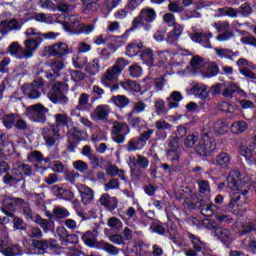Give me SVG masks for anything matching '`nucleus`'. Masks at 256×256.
Masks as SVG:
<instances>
[{"label": "nucleus", "mask_w": 256, "mask_h": 256, "mask_svg": "<svg viewBox=\"0 0 256 256\" xmlns=\"http://www.w3.org/2000/svg\"><path fill=\"white\" fill-rule=\"evenodd\" d=\"M109 113H111V108L108 105H99L96 107L92 117L96 119V121H104L109 117Z\"/></svg>", "instance_id": "obj_29"}, {"label": "nucleus", "mask_w": 256, "mask_h": 256, "mask_svg": "<svg viewBox=\"0 0 256 256\" xmlns=\"http://www.w3.org/2000/svg\"><path fill=\"white\" fill-rule=\"evenodd\" d=\"M144 146V142L141 141L139 139V137L137 138H133L132 140H130L127 144V151L129 153H133V151H139L141 149H143Z\"/></svg>", "instance_id": "obj_48"}, {"label": "nucleus", "mask_w": 256, "mask_h": 256, "mask_svg": "<svg viewBox=\"0 0 256 256\" xmlns=\"http://www.w3.org/2000/svg\"><path fill=\"white\" fill-rule=\"evenodd\" d=\"M157 17V13H155L154 9L144 8L141 10L140 14L133 20L130 31H135L142 27L145 23H153L155 18Z\"/></svg>", "instance_id": "obj_9"}, {"label": "nucleus", "mask_w": 256, "mask_h": 256, "mask_svg": "<svg viewBox=\"0 0 256 256\" xmlns=\"http://www.w3.org/2000/svg\"><path fill=\"white\" fill-rule=\"evenodd\" d=\"M213 237H217L220 242H222L225 247H229L233 241H235V238L233 237V233H231V230L227 228H216L212 231Z\"/></svg>", "instance_id": "obj_15"}, {"label": "nucleus", "mask_w": 256, "mask_h": 256, "mask_svg": "<svg viewBox=\"0 0 256 256\" xmlns=\"http://www.w3.org/2000/svg\"><path fill=\"white\" fill-rule=\"evenodd\" d=\"M158 59L162 63H167L170 59V64L172 67H181V65H184L185 63V56L191 55V52L188 50H182L180 52H177L176 54H173V57L171 56V53L169 51H159L157 52Z\"/></svg>", "instance_id": "obj_5"}, {"label": "nucleus", "mask_w": 256, "mask_h": 256, "mask_svg": "<svg viewBox=\"0 0 256 256\" xmlns=\"http://www.w3.org/2000/svg\"><path fill=\"white\" fill-rule=\"evenodd\" d=\"M25 36L27 37V39L43 41V39H57V37H59V33H41L37 28H28L25 31Z\"/></svg>", "instance_id": "obj_14"}, {"label": "nucleus", "mask_w": 256, "mask_h": 256, "mask_svg": "<svg viewBox=\"0 0 256 256\" xmlns=\"http://www.w3.org/2000/svg\"><path fill=\"white\" fill-rule=\"evenodd\" d=\"M121 87L125 89V91H139L140 87L137 82L132 80H126L120 83Z\"/></svg>", "instance_id": "obj_60"}, {"label": "nucleus", "mask_w": 256, "mask_h": 256, "mask_svg": "<svg viewBox=\"0 0 256 256\" xmlns=\"http://www.w3.org/2000/svg\"><path fill=\"white\" fill-rule=\"evenodd\" d=\"M169 109H177L179 103L183 101V95L179 91H173L171 95L167 98Z\"/></svg>", "instance_id": "obj_34"}, {"label": "nucleus", "mask_w": 256, "mask_h": 256, "mask_svg": "<svg viewBox=\"0 0 256 256\" xmlns=\"http://www.w3.org/2000/svg\"><path fill=\"white\" fill-rule=\"evenodd\" d=\"M71 213L67 208L64 207H56L53 209V216L56 219H65L66 217H69Z\"/></svg>", "instance_id": "obj_58"}, {"label": "nucleus", "mask_w": 256, "mask_h": 256, "mask_svg": "<svg viewBox=\"0 0 256 256\" xmlns=\"http://www.w3.org/2000/svg\"><path fill=\"white\" fill-rule=\"evenodd\" d=\"M8 51L10 55L16 59H25V57H23V50L18 42H12L8 47Z\"/></svg>", "instance_id": "obj_42"}, {"label": "nucleus", "mask_w": 256, "mask_h": 256, "mask_svg": "<svg viewBox=\"0 0 256 256\" xmlns=\"http://www.w3.org/2000/svg\"><path fill=\"white\" fill-rule=\"evenodd\" d=\"M214 51L220 59H233L239 56V52H233V50L227 48H215Z\"/></svg>", "instance_id": "obj_37"}, {"label": "nucleus", "mask_w": 256, "mask_h": 256, "mask_svg": "<svg viewBox=\"0 0 256 256\" xmlns=\"http://www.w3.org/2000/svg\"><path fill=\"white\" fill-rule=\"evenodd\" d=\"M16 120L17 118L15 117V114H10L3 117L2 123L6 129H13Z\"/></svg>", "instance_id": "obj_61"}, {"label": "nucleus", "mask_w": 256, "mask_h": 256, "mask_svg": "<svg viewBox=\"0 0 256 256\" xmlns=\"http://www.w3.org/2000/svg\"><path fill=\"white\" fill-rule=\"evenodd\" d=\"M217 11V17H231L232 19H235V17L239 15V10L232 7L219 8Z\"/></svg>", "instance_id": "obj_44"}, {"label": "nucleus", "mask_w": 256, "mask_h": 256, "mask_svg": "<svg viewBox=\"0 0 256 256\" xmlns=\"http://www.w3.org/2000/svg\"><path fill=\"white\" fill-rule=\"evenodd\" d=\"M128 72L133 79H139L143 75V68L139 64L129 66Z\"/></svg>", "instance_id": "obj_53"}, {"label": "nucleus", "mask_w": 256, "mask_h": 256, "mask_svg": "<svg viewBox=\"0 0 256 256\" xmlns=\"http://www.w3.org/2000/svg\"><path fill=\"white\" fill-rule=\"evenodd\" d=\"M88 59L86 56H83L80 53H77L73 56L72 58V63L75 67V69H83V67H85V65H87L88 63Z\"/></svg>", "instance_id": "obj_47"}, {"label": "nucleus", "mask_w": 256, "mask_h": 256, "mask_svg": "<svg viewBox=\"0 0 256 256\" xmlns=\"http://www.w3.org/2000/svg\"><path fill=\"white\" fill-rule=\"evenodd\" d=\"M65 91H69V85L57 82L52 87L50 93H48V98L52 103H60L62 105H65V103L69 101V98L65 96Z\"/></svg>", "instance_id": "obj_7"}, {"label": "nucleus", "mask_w": 256, "mask_h": 256, "mask_svg": "<svg viewBox=\"0 0 256 256\" xmlns=\"http://www.w3.org/2000/svg\"><path fill=\"white\" fill-rule=\"evenodd\" d=\"M112 133L116 143H125V136L129 135V126L126 123L115 122Z\"/></svg>", "instance_id": "obj_13"}, {"label": "nucleus", "mask_w": 256, "mask_h": 256, "mask_svg": "<svg viewBox=\"0 0 256 256\" xmlns=\"http://www.w3.org/2000/svg\"><path fill=\"white\" fill-rule=\"evenodd\" d=\"M78 191L84 205H89L93 199H95V193L93 190L85 185H80Z\"/></svg>", "instance_id": "obj_23"}, {"label": "nucleus", "mask_w": 256, "mask_h": 256, "mask_svg": "<svg viewBox=\"0 0 256 256\" xmlns=\"http://www.w3.org/2000/svg\"><path fill=\"white\" fill-rule=\"evenodd\" d=\"M190 39L194 41V43H199L202 47L206 49H212L213 46L211 45V39H213V33L206 32V33H194L190 35Z\"/></svg>", "instance_id": "obj_16"}, {"label": "nucleus", "mask_w": 256, "mask_h": 256, "mask_svg": "<svg viewBox=\"0 0 256 256\" xmlns=\"http://www.w3.org/2000/svg\"><path fill=\"white\" fill-rule=\"evenodd\" d=\"M224 90L222 92L223 97H226V99H232L233 94L235 93H243V89L239 88V85L235 82H227L224 84Z\"/></svg>", "instance_id": "obj_26"}, {"label": "nucleus", "mask_w": 256, "mask_h": 256, "mask_svg": "<svg viewBox=\"0 0 256 256\" xmlns=\"http://www.w3.org/2000/svg\"><path fill=\"white\" fill-rule=\"evenodd\" d=\"M113 103L116 105V107H120V109H123L129 105V98L124 95H118L112 97Z\"/></svg>", "instance_id": "obj_54"}, {"label": "nucleus", "mask_w": 256, "mask_h": 256, "mask_svg": "<svg viewBox=\"0 0 256 256\" xmlns=\"http://www.w3.org/2000/svg\"><path fill=\"white\" fill-rule=\"evenodd\" d=\"M67 135L69 139H75L76 141H83V139L87 137V132L81 131L76 127H74L68 131Z\"/></svg>", "instance_id": "obj_50"}, {"label": "nucleus", "mask_w": 256, "mask_h": 256, "mask_svg": "<svg viewBox=\"0 0 256 256\" xmlns=\"http://www.w3.org/2000/svg\"><path fill=\"white\" fill-rule=\"evenodd\" d=\"M95 31V25L78 24L72 35H89Z\"/></svg>", "instance_id": "obj_40"}, {"label": "nucleus", "mask_w": 256, "mask_h": 256, "mask_svg": "<svg viewBox=\"0 0 256 256\" xmlns=\"http://www.w3.org/2000/svg\"><path fill=\"white\" fill-rule=\"evenodd\" d=\"M181 35H183V26L175 24L173 30L167 34L166 42L170 45H175V43L179 41V37H181Z\"/></svg>", "instance_id": "obj_28"}, {"label": "nucleus", "mask_w": 256, "mask_h": 256, "mask_svg": "<svg viewBox=\"0 0 256 256\" xmlns=\"http://www.w3.org/2000/svg\"><path fill=\"white\" fill-rule=\"evenodd\" d=\"M4 206L6 207V209H10V211H15V207L17 204L22 203V206L25 205V201L21 200L19 198H12V197H5L4 198Z\"/></svg>", "instance_id": "obj_49"}, {"label": "nucleus", "mask_w": 256, "mask_h": 256, "mask_svg": "<svg viewBox=\"0 0 256 256\" xmlns=\"http://www.w3.org/2000/svg\"><path fill=\"white\" fill-rule=\"evenodd\" d=\"M119 75H121V72L118 69H116L114 66L109 67L101 77L102 85H107V83L115 81Z\"/></svg>", "instance_id": "obj_27"}, {"label": "nucleus", "mask_w": 256, "mask_h": 256, "mask_svg": "<svg viewBox=\"0 0 256 256\" xmlns=\"http://www.w3.org/2000/svg\"><path fill=\"white\" fill-rule=\"evenodd\" d=\"M213 165L219 167V169H231V165H233V160L231 155L227 152H220L216 155Z\"/></svg>", "instance_id": "obj_17"}, {"label": "nucleus", "mask_w": 256, "mask_h": 256, "mask_svg": "<svg viewBox=\"0 0 256 256\" xmlns=\"http://www.w3.org/2000/svg\"><path fill=\"white\" fill-rule=\"evenodd\" d=\"M67 75L71 77V80L74 81V83H80V81L85 79V73L79 70H68Z\"/></svg>", "instance_id": "obj_57"}, {"label": "nucleus", "mask_w": 256, "mask_h": 256, "mask_svg": "<svg viewBox=\"0 0 256 256\" xmlns=\"http://www.w3.org/2000/svg\"><path fill=\"white\" fill-rule=\"evenodd\" d=\"M81 239L87 247H95V243H97V235L92 231H87L82 234Z\"/></svg>", "instance_id": "obj_41"}, {"label": "nucleus", "mask_w": 256, "mask_h": 256, "mask_svg": "<svg viewBox=\"0 0 256 256\" xmlns=\"http://www.w3.org/2000/svg\"><path fill=\"white\" fill-rule=\"evenodd\" d=\"M55 124L42 129L43 139L47 147H53L57 141H59L61 134V127H65L69 123V117L67 114L54 115Z\"/></svg>", "instance_id": "obj_2"}, {"label": "nucleus", "mask_w": 256, "mask_h": 256, "mask_svg": "<svg viewBox=\"0 0 256 256\" xmlns=\"http://www.w3.org/2000/svg\"><path fill=\"white\" fill-rule=\"evenodd\" d=\"M71 50L69 49V45L65 42H57L53 45H48L44 47V52L42 57H65V55H69Z\"/></svg>", "instance_id": "obj_10"}, {"label": "nucleus", "mask_w": 256, "mask_h": 256, "mask_svg": "<svg viewBox=\"0 0 256 256\" xmlns=\"http://www.w3.org/2000/svg\"><path fill=\"white\" fill-rule=\"evenodd\" d=\"M100 204L107 209H117V198L111 197L109 194H102L100 197Z\"/></svg>", "instance_id": "obj_33"}, {"label": "nucleus", "mask_w": 256, "mask_h": 256, "mask_svg": "<svg viewBox=\"0 0 256 256\" xmlns=\"http://www.w3.org/2000/svg\"><path fill=\"white\" fill-rule=\"evenodd\" d=\"M143 50V43L138 41H133L129 43L126 47V55L128 57H136Z\"/></svg>", "instance_id": "obj_32"}, {"label": "nucleus", "mask_w": 256, "mask_h": 256, "mask_svg": "<svg viewBox=\"0 0 256 256\" xmlns=\"http://www.w3.org/2000/svg\"><path fill=\"white\" fill-rule=\"evenodd\" d=\"M122 219L124 223H126V225H128L129 227H133V223L137 221V211L135 210V208L129 207L126 210L125 215L122 216Z\"/></svg>", "instance_id": "obj_36"}, {"label": "nucleus", "mask_w": 256, "mask_h": 256, "mask_svg": "<svg viewBox=\"0 0 256 256\" xmlns=\"http://www.w3.org/2000/svg\"><path fill=\"white\" fill-rule=\"evenodd\" d=\"M126 117L129 125H131L132 127H141V125L143 124V119L139 117H133V111L128 113Z\"/></svg>", "instance_id": "obj_63"}, {"label": "nucleus", "mask_w": 256, "mask_h": 256, "mask_svg": "<svg viewBox=\"0 0 256 256\" xmlns=\"http://www.w3.org/2000/svg\"><path fill=\"white\" fill-rule=\"evenodd\" d=\"M85 71L88 73V75L92 76L99 74L101 71V60L99 58H95L90 61L88 64H86Z\"/></svg>", "instance_id": "obj_31"}, {"label": "nucleus", "mask_w": 256, "mask_h": 256, "mask_svg": "<svg viewBox=\"0 0 256 256\" xmlns=\"http://www.w3.org/2000/svg\"><path fill=\"white\" fill-rule=\"evenodd\" d=\"M34 223L40 225L45 233H49V231H53L55 229V223H53V221L45 220L41 218V216H36L34 219Z\"/></svg>", "instance_id": "obj_38"}, {"label": "nucleus", "mask_w": 256, "mask_h": 256, "mask_svg": "<svg viewBox=\"0 0 256 256\" xmlns=\"http://www.w3.org/2000/svg\"><path fill=\"white\" fill-rule=\"evenodd\" d=\"M248 127L249 125H247V122L236 121L232 123L230 130H231V133H233L234 135H240V133H245Z\"/></svg>", "instance_id": "obj_43"}, {"label": "nucleus", "mask_w": 256, "mask_h": 256, "mask_svg": "<svg viewBox=\"0 0 256 256\" xmlns=\"http://www.w3.org/2000/svg\"><path fill=\"white\" fill-rule=\"evenodd\" d=\"M47 113H49V109L40 103L26 109V116L33 123H45L47 121Z\"/></svg>", "instance_id": "obj_6"}, {"label": "nucleus", "mask_w": 256, "mask_h": 256, "mask_svg": "<svg viewBox=\"0 0 256 256\" xmlns=\"http://www.w3.org/2000/svg\"><path fill=\"white\" fill-rule=\"evenodd\" d=\"M100 247L101 249H103V251H105L106 253H109L110 255H119V248L105 241L100 242Z\"/></svg>", "instance_id": "obj_59"}, {"label": "nucleus", "mask_w": 256, "mask_h": 256, "mask_svg": "<svg viewBox=\"0 0 256 256\" xmlns=\"http://www.w3.org/2000/svg\"><path fill=\"white\" fill-rule=\"evenodd\" d=\"M52 193L58 197V199H63L64 201H71L75 199V194L71 192V190L63 189L59 186H53Z\"/></svg>", "instance_id": "obj_24"}, {"label": "nucleus", "mask_w": 256, "mask_h": 256, "mask_svg": "<svg viewBox=\"0 0 256 256\" xmlns=\"http://www.w3.org/2000/svg\"><path fill=\"white\" fill-rule=\"evenodd\" d=\"M227 183L231 191H236L231 196L228 207L234 209V213H237L239 207L249 203V186L247 184L251 183V177L239 172V170H232L228 175Z\"/></svg>", "instance_id": "obj_1"}, {"label": "nucleus", "mask_w": 256, "mask_h": 256, "mask_svg": "<svg viewBox=\"0 0 256 256\" xmlns=\"http://www.w3.org/2000/svg\"><path fill=\"white\" fill-rule=\"evenodd\" d=\"M191 91L195 97L202 101H207V98L209 97V86L203 83H195L192 86Z\"/></svg>", "instance_id": "obj_21"}, {"label": "nucleus", "mask_w": 256, "mask_h": 256, "mask_svg": "<svg viewBox=\"0 0 256 256\" xmlns=\"http://www.w3.org/2000/svg\"><path fill=\"white\" fill-rule=\"evenodd\" d=\"M2 242L0 243V253L4 256H17L23 255V250L19 244L9 243V237L5 235L4 239L1 238Z\"/></svg>", "instance_id": "obj_12"}, {"label": "nucleus", "mask_w": 256, "mask_h": 256, "mask_svg": "<svg viewBox=\"0 0 256 256\" xmlns=\"http://www.w3.org/2000/svg\"><path fill=\"white\" fill-rule=\"evenodd\" d=\"M33 247L35 255H45L49 249V244L45 241L33 240Z\"/></svg>", "instance_id": "obj_45"}, {"label": "nucleus", "mask_w": 256, "mask_h": 256, "mask_svg": "<svg viewBox=\"0 0 256 256\" xmlns=\"http://www.w3.org/2000/svg\"><path fill=\"white\" fill-rule=\"evenodd\" d=\"M189 239H191L193 249H195V251H197L198 253L203 251L204 249H207V244L201 241V238L190 234Z\"/></svg>", "instance_id": "obj_46"}, {"label": "nucleus", "mask_w": 256, "mask_h": 256, "mask_svg": "<svg viewBox=\"0 0 256 256\" xmlns=\"http://www.w3.org/2000/svg\"><path fill=\"white\" fill-rule=\"evenodd\" d=\"M168 233L170 235L171 241L175 243V245L181 246L183 245V239H181V236L179 235V232L177 231V226L173 223L168 224Z\"/></svg>", "instance_id": "obj_35"}, {"label": "nucleus", "mask_w": 256, "mask_h": 256, "mask_svg": "<svg viewBox=\"0 0 256 256\" xmlns=\"http://www.w3.org/2000/svg\"><path fill=\"white\" fill-rule=\"evenodd\" d=\"M169 149L167 152V157L172 163H179V157L181 156V149L179 148V141L173 139L168 145Z\"/></svg>", "instance_id": "obj_19"}, {"label": "nucleus", "mask_w": 256, "mask_h": 256, "mask_svg": "<svg viewBox=\"0 0 256 256\" xmlns=\"http://www.w3.org/2000/svg\"><path fill=\"white\" fill-rule=\"evenodd\" d=\"M140 59L144 65H147L148 67H153L155 65V56L153 55V50L150 48H144L140 52Z\"/></svg>", "instance_id": "obj_30"}, {"label": "nucleus", "mask_w": 256, "mask_h": 256, "mask_svg": "<svg viewBox=\"0 0 256 256\" xmlns=\"http://www.w3.org/2000/svg\"><path fill=\"white\" fill-rule=\"evenodd\" d=\"M220 109L221 111H223L224 113H232L233 117H238L239 113H240V109L239 106L232 103L229 104L228 102H222L220 103Z\"/></svg>", "instance_id": "obj_39"}, {"label": "nucleus", "mask_w": 256, "mask_h": 256, "mask_svg": "<svg viewBox=\"0 0 256 256\" xmlns=\"http://www.w3.org/2000/svg\"><path fill=\"white\" fill-rule=\"evenodd\" d=\"M19 176H21V173L14 175L6 173L3 177V182L5 183V185H11V183H19V181H21V177L18 178Z\"/></svg>", "instance_id": "obj_64"}, {"label": "nucleus", "mask_w": 256, "mask_h": 256, "mask_svg": "<svg viewBox=\"0 0 256 256\" xmlns=\"http://www.w3.org/2000/svg\"><path fill=\"white\" fill-rule=\"evenodd\" d=\"M183 206L186 209H197V207H201L200 211L204 217H213V215L219 211V206L213 203L203 204L197 195L186 198L183 202Z\"/></svg>", "instance_id": "obj_3"}, {"label": "nucleus", "mask_w": 256, "mask_h": 256, "mask_svg": "<svg viewBox=\"0 0 256 256\" xmlns=\"http://www.w3.org/2000/svg\"><path fill=\"white\" fill-rule=\"evenodd\" d=\"M129 39V30L126 31L123 35L121 36H111V41H113L115 47H123L125 43H127V40Z\"/></svg>", "instance_id": "obj_52"}, {"label": "nucleus", "mask_w": 256, "mask_h": 256, "mask_svg": "<svg viewBox=\"0 0 256 256\" xmlns=\"http://www.w3.org/2000/svg\"><path fill=\"white\" fill-rule=\"evenodd\" d=\"M19 29H21V24L16 19L0 22L1 35H7L11 31H19Z\"/></svg>", "instance_id": "obj_22"}, {"label": "nucleus", "mask_w": 256, "mask_h": 256, "mask_svg": "<svg viewBox=\"0 0 256 256\" xmlns=\"http://www.w3.org/2000/svg\"><path fill=\"white\" fill-rule=\"evenodd\" d=\"M41 43H43V40L27 39L26 41H24V59H31V57H33V53H35V51H37L41 46Z\"/></svg>", "instance_id": "obj_18"}, {"label": "nucleus", "mask_w": 256, "mask_h": 256, "mask_svg": "<svg viewBox=\"0 0 256 256\" xmlns=\"http://www.w3.org/2000/svg\"><path fill=\"white\" fill-rule=\"evenodd\" d=\"M31 19H35V21H37L38 23H47V24L53 23V17H51L50 15L44 14V13L32 14L27 19V21H29Z\"/></svg>", "instance_id": "obj_51"}, {"label": "nucleus", "mask_w": 256, "mask_h": 256, "mask_svg": "<svg viewBox=\"0 0 256 256\" xmlns=\"http://www.w3.org/2000/svg\"><path fill=\"white\" fill-rule=\"evenodd\" d=\"M43 85H45L43 79L37 78L31 84H24L22 86V93L29 97V99H39L41 97L39 89H43Z\"/></svg>", "instance_id": "obj_11"}, {"label": "nucleus", "mask_w": 256, "mask_h": 256, "mask_svg": "<svg viewBox=\"0 0 256 256\" xmlns=\"http://www.w3.org/2000/svg\"><path fill=\"white\" fill-rule=\"evenodd\" d=\"M107 175L110 177L119 176L122 181H126L125 172L119 169L117 166H109L107 169Z\"/></svg>", "instance_id": "obj_55"}, {"label": "nucleus", "mask_w": 256, "mask_h": 256, "mask_svg": "<svg viewBox=\"0 0 256 256\" xmlns=\"http://www.w3.org/2000/svg\"><path fill=\"white\" fill-rule=\"evenodd\" d=\"M190 67L194 73H204L207 62L201 56H194L190 61Z\"/></svg>", "instance_id": "obj_25"}, {"label": "nucleus", "mask_w": 256, "mask_h": 256, "mask_svg": "<svg viewBox=\"0 0 256 256\" xmlns=\"http://www.w3.org/2000/svg\"><path fill=\"white\" fill-rule=\"evenodd\" d=\"M197 141H199V135L197 133H193L184 139V146L191 149L192 147H195V143Z\"/></svg>", "instance_id": "obj_62"}, {"label": "nucleus", "mask_w": 256, "mask_h": 256, "mask_svg": "<svg viewBox=\"0 0 256 256\" xmlns=\"http://www.w3.org/2000/svg\"><path fill=\"white\" fill-rule=\"evenodd\" d=\"M227 131H229V126L222 120L217 121L214 124V132L216 133V135H225Z\"/></svg>", "instance_id": "obj_56"}, {"label": "nucleus", "mask_w": 256, "mask_h": 256, "mask_svg": "<svg viewBox=\"0 0 256 256\" xmlns=\"http://www.w3.org/2000/svg\"><path fill=\"white\" fill-rule=\"evenodd\" d=\"M202 139L196 146L195 151L202 157H207L216 149L215 139L211 138V128L206 126L202 130Z\"/></svg>", "instance_id": "obj_4"}, {"label": "nucleus", "mask_w": 256, "mask_h": 256, "mask_svg": "<svg viewBox=\"0 0 256 256\" xmlns=\"http://www.w3.org/2000/svg\"><path fill=\"white\" fill-rule=\"evenodd\" d=\"M81 23V16L79 15H67L65 16V24H63L64 30L73 35V31L77 29V25Z\"/></svg>", "instance_id": "obj_20"}, {"label": "nucleus", "mask_w": 256, "mask_h": 256, "mask_svg": "<svg viewBox=\"0 0 256 256\" xmlns=\"http://www.w3.org/2000/svg\"><path fill=\"white\" fill-rule=\"evenodd\" d=\"M212 27L220 33L216 36V41L220 43H225V41H230L235 37V33L231 30V23L229 21H217L212 24Z\"/></svg>", "instance_id": "obj_8"}]
</instances>
